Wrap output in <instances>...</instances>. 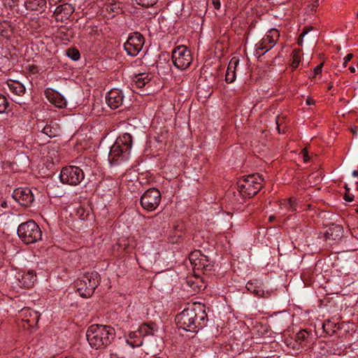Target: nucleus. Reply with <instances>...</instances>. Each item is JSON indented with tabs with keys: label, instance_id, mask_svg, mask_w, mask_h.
Returning <instances> with one entry per match:
<instances>
[{
	"label": "nucleus",
	"instance_id": "f03ea898",
	"mask_svg": "<svg viewBox=\"0 0 358 358\" xmlns=\"http://www.w3.org/2000/svg\"><path fill=\"white\" fill-rule=\"evenodd\" d=\"M207 315L205 310L199 307H192L184 309L176 317L177 326L185 331H193L201 328L204 325Z\"/></svg>",
	"mask_w": 358,
	"mask_h": 358
},
{
	"label": "nucleus",
	"instance_id": "bf43d9fd",
	"mask_svg": "<svg viewBox=\"0 0 358 358\" xmlns=\"http://www.w3.org/2000/svg\"><path fill=\"white\" fill-rule=\"evenodd\" d=\"M357 358H358V357H357Z\"/></svg>",
	"mask_w": 358,
	"mask_h": 358
},
{
	"label": "nucleus",
	"instance_id": "4d7b16f0",
	"mask_svg": "<svg viewBox=\"0 0 358 358\" xmlns=\"http://www.w3.org/2000/svg\"><path fill=\"white\" fill-rule=\"evenodd\" d=\"M114 355H111V358H113Z\"/></svg>",
	"mask_w": 358,
	"mask_h": 358
},
{
	"label": "nucleus",
	"instance_id": "2f4dec72",
	"mask_svg": "<svg viewBox=\"0 0 358 358\" xmlns=\"http://www.w3.org/2000/svg\"><path fill=\"white\" fill-rule=\"evenodd\" d=\"M43 133L48 136L50 138H52L57 136V130L52 128L50 125H46L43 129Z\"/></svg>",
	"mask_w": 358,
	"mask_h": 358
},
{
	"label": "nucleus",
	"instance_id": "ddd939ff",
	"mask_svg": "<svg viewBox=\"0 0 358 358\" xmlns=\"http://www.w3.org/2000/svg\"><path fill=\"white\" fill-rule=\"evenodd\" d=\"M123 94L118 89H112L106 97V103L112 109H116L121 106L123 103Z\"/></svg>",
	"mask_w": 358,
	"mask_h": 358
},
{
	"label": "nucleus",
	"instance_id": "de8ad7c7",
	"mask_svg": "<svg viewBox=\"0 0 358 358\" xmlns=\"http://www.w3.org/2000/svg\"><path fill=\"white\" fill-rule=\"evenodd\" d=\"M275 219V216L271 215L268 218L270 222H273Z\"/></svg>",
	"mask_w": 358,
	"mask_h": 358
},
{
	"label": "nucleus",
	"instance_id": "c756f323",
	"mask_svg": "<svg viewBox=\"0 0 358 358\" xmlns=\"http://www.w3.org/2000/svg\"><path fill=\"white\" fill-rule=\"evenodd\" d=\"M66 54L73 61H77L80 58V52L76 48H69Z\"/></svg>",
	"mask_w": 358,
	"mask_h": 358
},
{
	"label": "nucleus",
	"instance_id": "6ab92c4d",
	"mask_svg": "<svg viewBox=\"0 0 358 358\" xmlns=\"http://www.w3.org/2000/svg\"><path fill=\"white\" fill-rule=\"evenodd\" d=\"M343 233V227L340 224H331L329 229L325 233V238L327 239L338 240L340 239Z\"/></svg>",
	"mask_w": 358,
	"mask_h": 358
},
{
	"label": "nucleus",
	"instance_id": "49530a36",
	"mask_svg": "<svg viewBox=\"0 0 358 358\" xmlns=\"http://www.w3.org/2000/svg\"><path fill=\"white\" fill-rule=\"evenodd\" d=\"M349 70L350 71L351 73H355V69L352 66H350Z\"/></svg>",
	"mask_w": 358,
	"mask_h": 358
},
{
	"label": "nucleus",
	"instance_id": "0eeeda50",
	"mask_svg": "<svg viewBox=\"0 0 358 358\" xmlns=\"http://www.w3.org/2000/svg\"><path fill=\"white\" fill-rule=\"evenodd\" d=\"M59 178L62 183L77 185L83 180L84 173L80 167L69 166L62 169Z\"/></svg>",
	"mask_w": 358,
	"mask_h": 358
},
{
	"label": "nucleus",
	"instance_id": "a211bd4d",
	"mask_svg": "<svg viewBox=\"0 0 358 358\" xmlns=\"http://www.w3.org/2000/svg\"><path fill=\"white\" fill-rule=\"evenodd\" d=\"M238 64L239 59L236 57H233L229 62L225 75L227 83H231L236 80V70Z\"/></svg>",
	"mask_w": 358,
	"mask_h": 358
},
{
	"label": "nucleus",
	"instance_id": "c03bdc74",
	"mask_svg": "<svg viewBox=\"0 0 358 358\" xmlns=\"http://www.w3.org/2000/svg\"><path fill=\"white\" fill-rule=\"evenodd\" d=\"M306 103L308 105H312L315 103V101L312 98H308L306 99Z\"/></svg>",
	"mask_w": 358,
	"mask_h": 358
},
{
	"label": "nucleus",
	"instance_id": "aec40b11",
	"mask_svg": "<svg viewBox=\"0 0 358 358\" xmlns=\"http://www.w3.org/2000/svg\"><path fill=\"white\" fill-rule=\"evenodd\" d=\"M279 37V31L275 29H272L269 30L267 34L260 41V46L265 43H270V45L273 44L274 47Z\"/></svg>",
	"mask_w": 358,
	"mask_h": 358
},
{
	"label": "nucleus",
	"instance_id": "a19ab883",
	"mask_svg": "<svg viewBox=\"0 0 358 358\" xmlns=\"http://www.w3.org/2000/svg\"><path fill=\"white\" fill-rule=\"evenodd\" d=\"M214 8L217 10L220 8V0H210Z\"/></svg>",
	"mask_w": 358,
	"mask_h": 358
},
{
	"label": "nucleus",
	"instance_id": "cd10ccee",
	"mask_svg": "<svg viewBox=\"0 0 358 358\" xmlns=\"http://www.w3.org/2000/svg\"><path fill=\"white\" fill-rule=\"evenodd\" d=\"M256 46H257V50H256V54L257 55L259 54V52H258L259 50H265L264 53L259 54V57L261 55H264L266 52H267L268 50H270L271 49H272L273 48V44L270 45V43H264L262 44V45L260 46V41L256 45Z\"/></svg>",
	"mask_w": 358,
	"mask_h": 358
},
{
	"label": "nucleus",
	"instance_id": "393cba45",
	"mask_svg": "<svg viewBox=\"0 0 358 358\" xmlns=\"http://www.w3.org/2000/svg\"><path fill=\"white\" fill-rule=\"evenodd\" d=\"M150 79L148 78L147 76H145L144 73H140L136 75L133 81L135 83V85L138 87L141 88L143 87L147 83H148Z\"/></svg>",
	"mask_w": 358,
	"mask_h": 358
},
{
	"label": "nucleus",
	"instance_id": "ea45409f",
	"mask_svg": "<svg viewBox=\"0 0 358 358\" xmlns=\"http://www.w3.org/2000/svg\"><path fill=\"white\" fill-rule=\"evenodd\" d=\"M353 57V55L352 53L348 54L344 58L343 66L346 67L348 62H350Z\"/></svg>",
	"mask_w": 358,
	"mask_h": 358
},
{
	"label": "nucleus",
	"instance_id": "473e14b6",
	"mask_svg": "<svg viewBox=\"0 0 358 358\" xmlns=\"http://www.w3.org/2000/svg\"><path fill=\"white\" fill-rule=\"evenodd\" d=\"M8 101L5 96L0 94V113L6 111Z\"/></svg>",
	"mask_w": 358,
	"mask_h": 358
},
{
	"label": "nucleus",
	"instance_id": "4be33fe9",
	"mask_svg": "<svg viewBox=\"0 0 358 358\" xmlns=\"http://www.w3.org/2000/svg\"><path fill=\"white\" fill-rule=\"evenodd\" d=\"M46 4L45 0H27L25 2L26 8L30 10H39Z\"/></svg>",
	"mask_w": 358,
	"mask_h": 358
},
{
	"label": "nucleus",
	"instance_id": "c9c22d12",
	"mask_svg": "<svg viewBox=\"0 0 358 358\" xmlns=\"http://www.w3.org/2000/svg\"><path fill=\"white\" fill-rule=\"evenodd\" d=\"M288 205H289V210L291 212H294L296 210V200L293 198H289L287 199Z\"/></svg>",
	"mask_w": 358,
	"mask_h": 358
},
{
	"label": "nucleus",
	"instance_id": "6e6d98bb",
	"mask_svg": "<svg viewBox=\"0 0 358 358\" xmlns=\"http://www.w3.org/2000/svg\"><path fill=\"white\" fill-rule=\"evenodd\" d=\"M355 210H356V213L358 214V208Z\"/></svg>",
	"mask_w": 358,
	"mask_h": 358
},
{
	"label": "nucleus",
	"instance_id": "603ef678",
	"mask_svg": "<svg viewBox=\"0 0 358 358\" xmlns=\"http://www.w3.org/2000/svg\"><path fill=\"white\" fill-rule=\"evenodd\" d=\"M332 87H333L332 85H329L328 87H327V90H330L332 88Z\"/></svg>",
	"mask_w": 358,
	"mask_h": 358
},
{
	"label": "nucleus",
	"instance_id": "5fc2aeb1",
	"mask_svg": "<svg viewBox=\"0 0 358 358\" xmlns=\"http://www.w3.org/2000/svg\"><path fill=\"white\" fill-rule=\"evenodd\" d=\"M356 17L358 18V12L356 13Z\"/></svg>",
	"mask_w": 358,
	"mask_h": 358
},
{
	"label": "nucleus",
	"instance_id": "20e7f679",
	"mask_svg": "<svg viewBox=\"0 0 358 358\" xmlns=\"http://www.w3.org/2000/svg\"><path fill=\"white\" fill-rule=\"evenodd\" d=\"M77 291L80 296L89 298L92 296L95 289L100 283V275L96 271L87 272L78 278L76 282Z\"/></svg>",
	"mask_w": 358,
	"mask_h": 358
},
{
	"label": "nucleus",
	"instance_id": "f8f14e48",
	"mask_svg": "<svg viewBox=\"0 0 358 358\" xmlns=\"http://www.w3.org/2000/svg\"><path fill=\"white\" fill-rule=\"evenodd\" d=\"M189 259L193 266L194 273L196 271L200 273L201 268L206 265L212 264L209 262L207 256L201 253L199 250H194L189 254Z\"/></svg>",
	"mask_w": 358,
	"mask_h": 358
},
{
	"label": "nucleus",
	"instance_id": "a18cd8bd",
	"mask_svg": "<svg viewBox=\"0 0 358 358\" xmlns=\"http://www.w3.org/2000/svg\"><path fill=\"white\" fill-rule=\"evenodd\" d=\"M352 176H355V177H357L358 176V170H355L352 171Z\"/></svg>",
	"mask_w": 358,
	"mask_h": 358
},
{
	"label": "nucleus",
	"instance_id": "79ce46f5",
	"mask_svg": "<svg viewBox=\"0 0 358 358\" xmlns=\"http://www.w3.org/2000/svg\"><path fill=\"white\" fill-rule=\"evenodd\" d=\"M320 0H315L313 3L310 6V10L312 11L315 10L316 8L319 6Z\"/></svg>",
	"mask_w": 358,
	"mask_h": 358
},
{
	"label": "nucleus",
	"instance_id": "13d9d810",
	"mask_svg": "<svg viewBox=\"0 0 358 358\" xmlns=\"http://www.w3.org/2000/svg\"><path fill=\"white\" fill-rule=\"evenodd\" d=\"M65 358H72V357H65Z\"/></svg>",
	"mask_w": 358,
	"mask_h": 358
},
{
	"label": "nucleus",
	"instance_id": "dca6fc26",
	"mask_svg": "<svg viewBox=\"0 0 358 358\" xmlns=\"http://www.w3.org/2000/svg\"><path fill=\"white\" fill-rule=\"evenodd\" d=\"M19 286L24 288L31 287L36 281V275L34 271L23 272L19 277Z\"/></svg>",
	"mask_w": 358,
	"mask_h": 358
},
{
	"label": "nucleus",
	"instance_id": "4468645a",
	"mask_svg": "<svg viewBox=\"0 0 358 358\" xmlns=\"http://www.w3.org/2000/svg\"><path fill=\"white\" fill-rule=\"evenodd\" d=\"M20 317L22 318V322L28 324V327L36 326L40 319L39 313L29 308H22L20 312Z\"/></svg>",
	"mask_w": 358,
	"mask_h": 358
},
{
	"label": "nucleus",
	"instance_id": "412c9836",
	"mask_svg": "<svg viewBox=\"0 0 358 358\" xmlns=\"http://www.w3.org/2000/svg\"><path fill=\"white\" fill-rule=\"evenodd\" d=\"M7 85L10 90L17 96H22L26 91L24 86L18 81L9 80Z\"/></svg>",
	"mask_w": 358,
	"mask_h": 358
},
{
	"label": "nucleus",
	"instance_id": "7ed1b4c3",
	"mask_svg": "<svg viewBox=\"0 0 358 358\" xmlns=\"http://www.w3.org/2000/svg\"><path fill=\"white\" fill-rule=\"evenodd\" d=\"M131 146L132 136L131 134L125 133L120 136L110 147L108 155L109 162L113 164L120 160L127 159L130 154Z\"/></svg>",
	"mask_w": 358,
	"mask_h": 358
},
{
	"label": "nucleus",
	"instance_id": "58836bf2",
	"mask_svg": "<svg viewBox=\"0 0 358 358\" xmlns=\"http://www.w3.org/2000/svg\"><path fill=\"white\" fill-rule=\"evenodd\" d=\"M301 154H302V156H303V162H308L309 161V156H308V150H307L306 148H304L302 150Z\"/></svg>",
	"mask_w": 358,
	"mask_h": 358
},
{
	"label": "nucleus",
	"instance_id": "39448f33",
	"mask_svg": "<svg viewBox=\"0 0 358 358\" xmlns=\"http://www.w3.org/2000/svg\"><path fill=\"white\" fill-rule=\"evenodd\" d=\"M262 182L258 174L250 175L238 181V189L243 196L252 197L262 189Z\"/></svg>",
	"mask_w": 358,
	"mask_h": 358
},
{
	"label": "nucleus",
	"instance_id": "72a5a7b5",
	"mask_svg": "<svg viewBox=\"0 0 358 358\" xmlns=\"http://www.w3.org/2000/svg\"><path fill=\"white\" fill-rule=\"evenodd\" d=\"M309 336V334L306 330H301L299 332H298L296 335V341L297 342H301L305 341Z\"/></svg>",
	"mask_w": 358,
	"mask_h": 358
},
{
	"label": "nucleus",
	"instance_id": "3c124183",
	"mask_svg": "<svg viewBox=\"0 0 358 358\" xmlns=\"http://www.w3.org/2000/svg\"><path fill=\"white\" fill-rule=\"evenodd\" d=\"M276 124H277L278 130L280 132V128H279V124H278V120H276Z\"/></svg>",
	"mask_w": 358,
	"mask_h": 358
},
{
	"label": "nucleus",
	"instance_id": "f257e3e1",
	"mask_svg": "<svg viewBox=\"0 0 358 358\" xmlns=\"http://www.w3.org/2000/svg\"><path fill=\"white\" fill-rule=\"evenodd\" d=\"M90 345L96 350L105 348L115 337V331L108 325L92 324L86 332Z\"/></svg>",
	"mask_w": 358,
	"mask_h": 358
},
{
	"label": "nucleus",
	"instance_id": "e433bc0d",
	"mask_svg": "<svg viewBox=\"0 0 358 358\" xmlns=\"http://www.w3.org/2000/svg\"><path fill=\"white\" fill-rule=\"evenodd\" d=\"M311 29H312V27H310V28H305V29L303 30L302 33H301V35H300V38H299V41H298V44H299V45H302V43H303V39H302V38H303V36H305L308 33V31H309Z\"/></svg>",
	"mask_w": 358,
	"mask_h": 358
},
{
	"label": "nucleus",
	"instance_id": "9d476101",
	"mask_svg": "<svg viewBox=\"0 0 358 358\" xmlns=\"http://www.w3.org/2000/svg\"><path fill=\"white\" fill-rule=\"evenodd\" d=\"M143 44V36L141 34L135 32L128 37L124 44V48L129 55L136 56L142 50Z\"/></svg>",
	"mask_w": 358,
	"mask_h": 358
},
{
	"label": "nucleus",
	"instance_id": "864d4df0",
	"mask_svg": "<svg viewBox=\"0 0 358 358\" xmlns=\"http://www.w3.org/2000/svg\"><path fill=\"white\" fill-rule=\"evenodd\" d=\"M352 132L355 134L356 132V130H352Z\"/></svg>",
	"mask_w": 358,
	"mask_h": 358
},
{
	"label": "nucleus",
	"instance_id": "c85d7f7f",
	"mask_svg": "<svg viewBox=\"0 0 358 358\" xmlns=\"http://www.w3.org/2000/svg\"><path fill=\"white\" fill-rule=\"evenodd\" d=\"M273 322L275 325L279 327H285L287 324V320H285L282 315H276L273 318Z\"/></svg>",
	"mask_w": 358,
	"mask_h": 358
},
{
	"label": "nucleus",
	"instance_id": "f3484780",
	"mask_svg": "<svg viewBox=\"0 0 358 358\" xmlns=\"http://www.w3.org/2000/svg\"><path fill=\"white\" fill-rule=\"evenodd\" d=\"M74 7H73L71 4L64 3L58 6L55 11L54 15L56 19L63 20L64 18L67 19L73 13Z\"/></svg>",
	"mask_w": 358,
	"mask_h": 358
},
{
	"label": "nucleus",
	"instance_id": "7c9ffc66",
	"mask_svg": "<svg viewBox=\"0 0 358 358\" xmlns=\"http://www.w3.org/2000/svg\"><path fill=\"white\" fill-rule=\"evenodd\" d=\"M214 271V265L213 264H208L206 265V266H203V268H201L200 270V275L202 273L203 275L206 276H209L213 274Z\"/></svg>",
	"mask_w": 358,
	"mask_h": 358
},
{
	"label": "nucleus",
	"instance_id": "37998d69",
	"mask_svg": "<svg viewBox=\"0 0 358 358\" xmlns=\"http://www.w3.org/2000/svg\"><path fill=\"white\" fill-rule=\"evenodd\" d=\"M344 199L346 201L351 202L353 201V196H350L349 192H345L344 195Z\"/></svg>",
	"mask_w": 358,
	"mask_h": 358
},
{
	"label": "nucleus",
	"instance_id": "6e6552de",
	"mask_svg": "<svg viewBox=\"0 0 358 358\" xmlns=\"http://www.w3.org/2000/svg\"><path fill=\"white\" fill-rule=\"evenodd\" d=\"M172 60L178 69L185 70L190 66L192 62L191 52L186 46H178L172 52Z\"/></svg>",
	"mask_w": 358,
	"mask_h": 358
},
{
	"label": "nucleus",
	"instance_id": "423d86ee",
	"mask_svg": "<svg viewBox=\"0 0 358 358\" xmlns=\"http://www.w3.org/2000/svg\"><path fill=\"white\" fill-rule=\"evenodd\" d=\"M17 234L26 244L36 243L41 239L42 232L34 220L22 223L17 228Z\"/></svg>",
	"mask_w": 358,
	"mask_h": 358
},
{
	"label": "nucleus",
	"instance_id": "4c0bfd02",
	"mask_svg": "<svg viewBox=\"0 0 358 358\" xmlns=\"http://www.w3.org/2000/svg\"><path fill=\"white\" fill-rule=\"evenodd\" d=\"M323 64V63H321L314 69V75L313 76V78H315L317 75L320 74L322 73Z\"/></svg>",
	"mask_w": 358,
	"mask_h": 358
},
{
	"label": "nucleus",
	"instance_id": "2eb2a0df",
	"mask_svg": "<svg viewBox=\"0 0 358 358\" xmlns=\"http://www.w3.org/2000/svg\"><path fill=\"white\" fill-rule=\"evenodd\" d=\"M187 284L194 292H199L203 290L206 287V283L203 277L200 276V273L196 271L194 275L187 278Z\"/></svg>",
	"mask_w": 358,
	"mask_h": 358
},
{
	"label": "nucleus",
	"instance_id": "a878e982",
	"mask_svg": "<svg viewBox=\"0 0 358 358\" xmlns=\"http://www.w3.org/2000/svg\"><path fill=\"white\" fill-rule=\"evenodd\" d=\"M301 61V56H300V50H294L292 52V68L293 69H296Z\"/></svg>",
	"mask_w": 358,
	"mask_h": 358
},
{
	"label": "nucleus",
	"instance_id": "5701e85b",
	"mask_svg": "<svg viewBox=\"0 0 358 358\" xmlns=\"http://www.w3.org/2000/svg\"><path fill=\"white\" fill-rule=\"evenodd\" d=\"M156 324L153 322L149 324H143L138 331L142 336L154 335Z\"/></svg>",
	"mask_w": 358,
	"mask_h": 358
},
{
	"label": "nucleus",
	"instance_id": "09e8293b",
	"mask_svg": "<svg viewBox=\"0 0 358 358\" xmlns=\"http://www.w3.org/2000/svg\"><path fill=\"white\" fill-rule=\"evenodd\" d=\"M345 189L346 192H349L350 188L348 187L347 184L345 185Z\"/></svg>",
	"mask_w": 358,
	"mask_h": 358
},
{
	"label": "nucleus",
	"instance_id": "9b49d317",
	"mask_svg": "<svg viewBox=\"0 0 358 358\" xmlns=\"http://www.w3.org/2000/svg\"><path fill=\"white\" fill-rule=\"evenodd\" d=\"M13 198L21 206H29L34 200L31 190L28 187H19L14 190Z\"/></svg>",
	"mask_w": 358,
	"mask_h": 358
},
{
	"label": "nucleus",
	"instance_id": "bb28decb",
	"mask_svg": "<svg viewBox=\"0 0 358 358\" xmlns=\"http://www.w3.org/2000/svg\"><path fill=\"white\" fill-rule=\"evenodd\" d=\"M57 97L54 99V97H50L49 95H47L48 99L53 103L58 108H62L66 106V101L61 98L59 96L56 94Z\"/></svg>",
	"mask_w": 358,
	"mask_h": 358
},
{
	"label": "nucleus",
	"instance_id": "1a4fd4ad",
	"mask_svg": "<svg viewBox=\"0 0 358 358\" xmlns=\"http://www.w3.org/2000/svg\"><path fill=\"white\" fill-rule=\"evenodd\" d=\"M161 201V193L156 188H150L141 196L140 203L143 208L148 211L155 210Z\"/></svg>",
	"mask_w": 358,
	"mask_h": 358
},
{
	"label": "nucleus",
	"instance_id": "8fccbe9b",
	"mask_svg": "<svg viewBox=\"0 0 358 358\" xmlns=\"http://www.w3.org/2000/svg\"><path fill=\"white\" fill-rule=\"evenodd\" d=\"M1 206L3 207V208H6L7 206V203L6 201H3L2 203H1Z\"/></svg>",
	"mask_w": 358,
	"mask_h": 358
},
{
	"label": "nucleus",
	"instance_id": "f704fd0d",
	"mask_svg": "<svg viewBox=\"0 0 358 358\" xmlns=\"http://www.w3.org/2000/svg\"><path fill=\"white\" fill-rule=\"evenodd\" d=\"M138 4L144 7L152 6L157 2L158 0H136Z\"/></svg>",
	"mask_w": 358,
	"mask_h": 358
},
{
	"label": "nucleus",
	"instance_id": "b1692460",
	"mask_svg": "<svg viewBox=\"0 0 358 358\" xmlns=\"http://www.w3.org/2000/svg\"><path fill=\"white\" fill-rule=\"evenodd\" d=\"M246 288L248 291L252 293H254L255 295L260 297H265V292L264 290L260 289L257 286L256 282L249 281L246 284Z\"/></svg>",
	"mask_w": 358,
	"mask_h": 358
}]
</instances>
